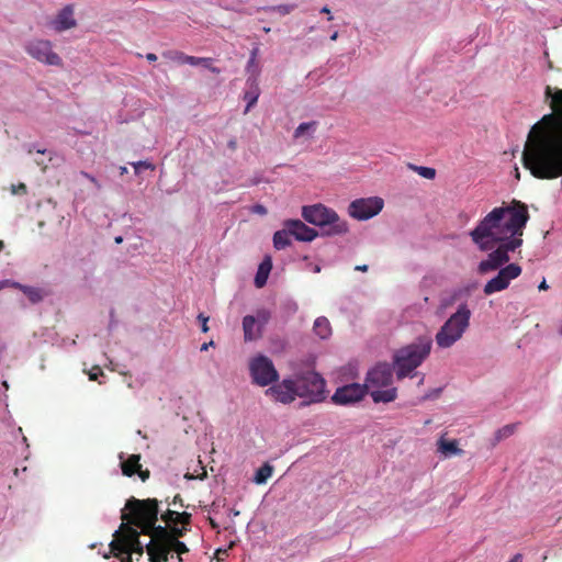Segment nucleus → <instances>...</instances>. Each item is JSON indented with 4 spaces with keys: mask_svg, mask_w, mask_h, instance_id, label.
<instances>
[{
    "mask_svg": "<svg viewBox=\"0 0 562 562\" xmlns=\"http://www.w3.org/2000/svg\"><path fill=\"white\" fill-rule=\"evenodd\" d=\"M544 97L552 112L530 128L521 161L532 177L552 180L562 177V89L547 86Z\"/></svg>",
    "mask_w": 562,
    "mask_h": 562,
    "instance_id": "f257e3e1",
    "label": "nucleus"
},
{
    "mask_svg": "<svg viewBox=\"0 0 562 562\" xmlns=\"http://www.w3.org/2000/svg\"><path fill=\"white\" fill-rule=\"evenodd\" d=\"M529 217L527 205L513 200L508 205L494 207L487 213L470 232V237L481 250L490 251L497 244L522 239Z\"/></svg>",
    "mask_w": 562,
    "mask_h": 562,
    "instance_id": "f03ea898",
    "label": "nucleus"
},
{
    "mask_svg": "<svg viewBox=\"0 0 562 562\" xmlns=\"http://www.w3.org/2000/svg\"><path fill=\"white\" fill-rule=\"evenodd\" d=\"M159 513L157 498L138 499L132 496L125 503L121 519L122 524L138 528L145 536H151L156 533Z\"/></svg>",
    "mask_w": 562,
    "mask_h": 562,
    "instance_id": "7ed1b4c3",
    "label": "nucleus"
},
{
    "mask_svg": "<svg viewBox=\"0 0 562 562\" xmlns=\"http://www.w3.org/2000/svg\"><path fill=\"white\" fill-rule=\"evenodd\" d=\"M430 350L431 339L429 337L419 338L416 342L398 349L393 358L397 379L402 380L409 375L429 356Z\"/></svg>",
    "mask_w": 562,
    "mask_h": 562,
    "instance_id": "20e7f679",
    "label": "nucleus"
},
{
    "mask_svg": "<svg viewBox=\"0 0 562 562\" xmlns=\"http://www.w3.org/2000/svg\"><path fill=\"white\" fill-rule=\"evenodd\" d=\"M393 368L389 363H379L367 373L366 390L374 403H390L397 396L396 387H392Z\"/></svg>",
    "mask_w": 562,
    "mask_h": 562,
    "instance_id": "39448f33",
    "label": "nucleus"
},
{
    "mask_svg": "<svg viewBox=\"0 0 562 562\" xmlns=\"http://www.w3.org/2000/svg\"><path fill=\"white\" fill-rule=\"evenodd\" d=\"M302 216L306 222L322 227L325 235H342L348 232L347 222L341 221L334 210L323 204L303 206Z\"/></svg>",
    "mask_w": 562,
    "mask_h": 562,
    "instance_id": "423d86ee",
    "label": "nucleus"
},
{
    "mask_svg": "<svg viewBox=\"0 0 562 562\" xmlns=\"http://www.w3.org/2000/svg\"><path fill=\"white\" fill-rule=\"evenodd\" d=\"M471 311L467 304H461L441 326L436 335V342L440 348H449L458 341L469 327Z\"/></svg>",
    "mask_w": 562,
    "mask_h": 562,
    "instance_id": "0eeeda50",
    "label": "nucleus"
},
{
    "mask_svg": "<svg viewBox=\"0 0 562 562\" xmlns=\"http://www.w3.org/2000/svg\"><path fill=\"white\" fill-rule=\"evenodd\" d=\"M140 531L127 524H121L119 530L113 535V540L110 543L111 553L119 555L121 553H136L143 555L146 546L144 547L139 540Z\"/></svg>",
    "mask_w": 562,
    "mask_h": 562,
    "instance_id": "6e6552de",
    "label": "nucleus"
},
{
    "mask_svg": "<svg viewBox=\"0 0 562 562\" xmlns=\"http://www.w3.org/2000/svg\"><path fill=\"white\" fill-rule=\"evenodd\" d=\"M300 397H306L311 403H318L324 400L326 382L315 371H307L294 380Z\"/></svg>",
    "mask_w": 562,
    "mask_h": 562,
    "instance_id": "1a4fd4ad",
    "label": "nucleus"
},
{
    "mask_svg": "<svg viewBox=\"0 0 562 562\" xmlns=\"http://www.w3.org/2000/svg\"><path fill=\"white\" fill-rule=\"evenodd\" d=\"M522 245V239H513L506 244H497L491 250L487 258L479 263L477 271L485 274L497 269H502L509 261V251H515Z\"/></svg>",
    "mask_w": 562,
    "mask_h": 562,
    "instance_id": "9d476101",
    "label": "nucleus"
},
{
    "mask_svg": "<svg viewBox=\"0 0 562 562\" xmlns=\"http://www.w3.org/2000/svg\"><path fill=\"white\" fill-rule=\"evenodd\" d=\"M24 49L32 58L44 65L63 66L61 57L53 50V44L48 40H31L25 44Z\"/></svg>",
    "mask_w": 562,
    "mask_h": 562,
    "instance_id": "9b49d317",
    "label": "nucleus"
},
{
    "mask_svg": "<svg viewBox=\"0 0 562 562\" xmlns=\"http://www.w3.org/2000/svg\"><path fill=\"white\" fill-rule=\"evenodd\" d=\"M249 370L254 383L260 386H267L279 379L278 371L276 370L272 361L262 355L251 359Z\"/></svg>",
    "mask_w": 562,
    "mask_h": 562,
    "instance_id": "f8f14e48",
    "label": "nucleus"
},
{
    "mask_svg": "<svg viewBox=\"0 0 562 562\" xmlns=\"http://www.w3.org/2000/svg\"><path fill=\"white\" fill-rule=\"evenodd\" d=\"M383 206L384 201L379 196L361 198L349 204L348 213L356 220L366 221L378 215Z\"/></svg>",
    "mask_w": 562,
    "mask_h": 562,
    "instance_id": "ddd939ff",
    "label": "nucleus"
},
{
    "mask_svg": "<svg viewBox=\"0 0 562 562\" xmlns=\"http://www.w3.org/2000/svg\"><path fill=\"white\" fill-rule=\"evenodd\" d=\"M520 274L521 267L517 263H509L503 267L499 269L498 273L484 285V294L491 295L507 289L510 281L518 278Z\"/></svg>",
    "mask_w": 562,
    "mask_h": 562,
    "instance_id": "4468645a",
    "label": "nucleus"
},
{
    "mask_svg": "<svg viewBox=\"0 0 562 562\" xmlns=\"http://www.w3.org/2000/svg\"><path fill=\"white\" fill-rule=\"evenodd\" d=\"M366 393L367 390L364 384H347L336 390V392L331 396V401L335 404L347 405L362 400Z\"/></svg>",
    "mask_w": 562,
    "mask_h": 562,
    "instance_id": "2eb2a0df",
    "label": "nucleus"
},
{
    "mask_svg": "<svg viewBox=\"0 0 562 562\" xmlns=\"http://www.w3.org/2000/svg\"><path fill=\"white\" fill-rule=\"evenodd\" d=\"M267 394L274 397L276 401L290 404L296 396H299V390L295 385L294 380L285 379L281 383H278L267 390Z\"/></svg>",
    "mask_w": 562,
    "mask_h": 562,
    "instance_id": "dca6fc26",
    "label": "nucleus"
},
{
    "mask_svg": "<svg viewBox=\"0 0 562 562\" xmlns=\"http://www.w3.org/2000/svg\"><path fill=\"white\" fill-rule=\"evenodd\" d=\"M149 537L150 541L146 544L149 562H168L171 553L168 542L159 538L157 533Z\"/></svg>",
    "mask_w": 562,
    "mask_h": 562,
    "instance_id": "f3484780",
    "label": "nucleus"
},
{
    "mask_svg": "<svg viewBox=\"0 0 562 562\" xmlns=\"http://www.w3.org/2000/svg\"><path fill=\"white\" fill-rule=\"evenodd\" d=\"M149 537L150 541L146 544L149 562H168L171 553L168 542L159 538L157 533Z\"/></svg>",
    "mask_w": 562,
    "mask_h": 562,
    "instance_id": "a211bd4d",
    "label": "nucleus"
},
{
    "mask_svg": "<svg viewBox=\"0 0 562 562\" xmlns=\"http://www.w3.org/2000/svg\"><path fill=\"white\" fill-rule=\"evenodd\" d=\"M284 226L288 227L291 236L300 241H312L318 235L315 229L308 227L300 220H289L284 223Z\"/></svg>",
    "mask_w": 562,
    "mask_h": 562,
    "instance_id": "6ab92c4d",
    "label": "nucleus"
},
{
    "mask_svg": "<svg viewBox=\"0 0 562 562\" xmlns=\"http://www.w3.org/2000/svg\"><path fill=\"white\" fill-rule=\"evenodd\" d=\"M52 25L55 31L64 32L66 30L72 29L77 25V22L74 18V9L71 5H66L61 9L55 20L52 22Z\"/></svg>",
    "mask_w": 562,
    "mask_h": 562,
    "instance_id": "aec40b11",
    "label": "nucleus"
},
{
    "mask_svg": "<svg viewBox=\"0 0 562 562\" xmlns=\"http://www.w3.org/2000/svg\"><path fill=\"white\" fill-rule=\"evenodd\" d=\"M243 330L245 341H252L261 337V328L252 315H246L243 318Z\"/></svg>",
    "mask_w": 562,
    "mask_h": 562,
    "instance_id": "412c9836",
    "label": "nucleus"
},
{
    "mask_svg": "<svg viewBox=\"0 0 562 562\" xmlns=\"http://www.w3.org/2000/svg\"><path fill=\"white\" fill-rule=\"evenodd\" d=\"M121 460V469L122 473L125 476H133L136 474L137 471H139L140 468V454H131L126 460H124V453H120L119 456Z\"/></svg>",
    "mask_w": 562,
    "mask_h": 562,
    "instance_id": "4be33fe9",
    "label": "nucleus"
},
{
    "mask_svg": "<svg viewBox=\"0 0 562 562\" xmlns=\"http://www.w3.org/2000/svg\"><path fill=\"white\" fill-rule=\"evenodd\" d=\"M187 531L186 526L182 528H178L177 525L173 526H157L156 533L159 536V538L164 539L167 542H172L173 537L176 539H180L184 536Z\"/></svg>",
    "mask_w": 562,
    "mask_h": 562,
    "instance_id": "5701e85b",
    "label": "nucleus"
},
{
    "mask_svg": "<svg viewBox=\"0 0 562 562\" xmlns=\"http://www.w3.org/2000/svg\"><path fill=\"white\" fill-rule=\"evenodd\" d=\"M272 269V260L270 256H266L263 260L260 262L256 277H255V285L257 288H262L268 280L269 273Z\"/></svg>",
    "mask_w": 562,
    "mask_h": 562,
    "instance_id": "b1692460",
    "label": "nucleus"
},
{
    "mask_svg": "<svg viewBox=\"0 0 562 562\" xmlns=\"http://www.w3.org/2000/svg\"><path fill=\"white\" fill-rule=\"evenodd\" d=\"M438 451L445 457L461 456L463 453V450L458 447L457 440H447L443 437L438 440Z\"/></svg>",
    "mask_w": 562,
    "mask_h": 562,
    "instance_id": "393cba45",
    "label": "nucleus"
},
{
    "mask_svg": "<svg viewBox=\"0 0 562 562\" xmlns=\"http://www.w3.org/2000/svg\"><path fill=\"white\" fill-rule=\"evenodd\" d=\"M187 64L191 66H203L209 69L213 74L218 75L221 69L218 67L213 66V59L211 57H195V56H187Z\"/></svg>",
    "mask_w": 562,
    "mask_h": 562,
    "instance_id": "a878e982",
    "label": "nucleus"
},
{
    "mask_svg": "<svg viewBox=\"0 0 562 562\" xmlns=\"http://www.w3.org/2000/svg\"><path fill=\"white\" fill-rule=\"evenodd\" d=\"M13 286L20 289L32 303H38L44 297L43 291L38 288L23 285L20 283H13Z\"/></svg>",
    "mask_w": 562,
    "mask_h": 562,
    "instance_id": "bb28decb",
    "label": "nucleus"
},
{
    "mask_svg": "<svg viewBox=\"0 0 562 562\" xmlns=\"http://www.w3.org/2000/svg\"><path fill=\"white\" fill-rule=\"evenodd\" d=\"M291 233L288 227L284 226L283 229L278 231L273 235V246L276 249H284L291 245Z\"/></svg>",
    "mask_w": 562,
    "mask_h": 562,
    "instance_id": "cd10ccee",
    "label": "nucleus"
},
{
    "mask_svg": "<svg viewBox=\"0 0 562 562\" xmlns=\"http://www.w3.org/2000/svg\"><path fill=\"white\" fill-rule=\"evenodd\" d=\"M272 473L273 467L270 463L266 462L256 471L254 482L259 485L265 484L268 481V479L271 477Z\"/></svg>",
    "mask_w": 562,
    "mask_h": 562,
    "instance_id": "c85d7f7f",
    "label": "nucleus"
},
{
    "mask_svg": "<svg viewBox=\"0 0 562 562\" xmlns=\"http://www.w3.org/2000/svg\"><path fill=\"white\" fill-rule=\"evenodd\" d=\"M314 331L317 336H319L322 339L327 338L330 333V324L326 317H318L316 318L314 323Z\"/></svg>",
    "mask_w": 562,
    "mask_h": 562,
    "instance_id": "c756f323",
    "label": "nucleus"
},
{
    "mask_svg": "<svg viewBox=\"0 0 562 562\" xmlns=\"http://www.w3.org/2000/svg\"><path fill=\"white\" fill-rule=\"evenodd\" d=\"M162 57L170 60V61H173V63H177L179 65H184L187 64V54H184L183 52H180V50H176V49H170V50H166L162 54Z\"/></svg>",
    "mask_w": 562,
    "mask_h": 562,
    "instance_id": "7c9ffc66",
    "label": "nucleus"
},
{
    "mask_svg": "<svg viewBox=\"0 0 562 562\" xmlns=\"http://www.w3.org/2000/svg\"><path fill=\"white\" fill-rule=\"evenodd\" d=\"M252 89L246 91L244 94V99L247 101V106L245 112H248L251 106L256 104L259 98V88L257 86V81L255 83L251 82Z\"/></svg>",
    "mask_w": 562,
    "mask_h": 562,
    "instance_id": "2f4dec72",
    "label": "nucleus"
},
{
    "mask_svg": "<svg viewBox=\"0 0 562 562\" xmlns=\"http://www.w3.org/2000/svg\"><path fill=\"white\" fill-rule=\"evenodd\" d=\"M246 71L249 74L248 82L251 81L252 83H255L260 74L258 60H254V58H249L247 66H246Z\"/></svg>",
    "mask_w": 562,
    "mask_h": 562,
    "instance_id": "473e14b6",
    "label": "nucleus"
},
{
    "mask_svg": "<svg viewBox=\"0 0 562 562\" xmlns=\"http://www.w3.org/2000/svg\"><path fill=\"white\" fill-rule=\"evenodd\" d=\"M170 552L175 551L178 554V561L181 562V554L187 553L189 551L187 544L173 537L172 542H168Z\"/></svg>",
    "mask_w": 562,
    "mask_h": 562,
    "instance_id": "72a5a7b5",
    "label": "nucleus"
},
{
    "mask_svg": "<svg viewBox=\"0 0 562 562\" xmlns=\"http://www.w3.org/2000/svg\"><path fill=\"white\" fill-rule=\"evenodd\" d=\"M295 8H296L295 4H279V5L266 7V8H263V10L266 12H277L281 15H286V14H290Z\"/></svg>",
    "mask_w": 562,
    "mask_h": 562,
    "instance_id": "f704fd0d",
    "label": "nucleus"
},
{
    "mask_svg": "<svg viewBox=\"0 0 562 562\" xmlns=\"http://www.w3.org/2000/svg\"><path fill=\"white\" fill-rule=\"evenodd\" d=\"M515 430H516L515 424H509V425H506V426L499 428L495 432V441L499 442L501 440L510 437L515 432Z\"/></svg>",
    "mask_w": 562,
    "mask_h": 562,
    "instance_id": "c9c22d12",
    "label": "nucleus"
},
{
    "mask_svg": "<svg viewBox=\"0 0 562 562\" xmlns=\"http://www.w3.org/2000/svg\"><path fill=\"white\" fill-rule=\"evenodd\" d=\"M178 512L172 509H166L160 514V519L166 524V526L178 525Z\"/></svg>",
    "mask_w": 562,
    "mask_h": 562,
    "instance_id": "e433bc0d",
    "label": "nucleus"
},
{
    "mask_svg": "<svg viewBox=\"0 0 562 562\" xmlns=\"http://www.w3.org/2000/svg\"><path fill=\"white\" fill-rule=\"evenodd\" d=\"M317 123L315 121L301 123L294 131V138H300L308 130H315Z\"/></svg>",
    "mask_w": 562,
    "mask_h": 562,
    "instance_id": "4c0bfd02",
    "label": "nucleus"
},
{
    "mask_svg": "<svg viewBox=\"0 0 562 562\" xmlns=\"http://www.w3.org/2000/svg\"><path fill=\"white\" fill-rule=\"evenodd\" d=\"M417 173L426 179H434L436 177V170L430 167H414Z\"/></svg>",
    "mask_w": 562,
    "mask_h": 562,
    "instance_id": "58836bf2",
    "label": "nucleus"
},
{
    "mask_svg": "<svg viewBox=\"0 0 562 562\" xmlns=\"http://www.w3.org/2000/svg\"><path fill=\"white\" fill-rule=\"evenodd\" d=\"M178 524L182 526H189L191 524V514L187 512L179 513L178 512Z\"/></svg>",
    "mask_w": 562,
    "mask_h": 562,
    "instance_id": "ea45409f",
    "label": "nucleus"
},
{
    "mask_svg": "<svg viewBox=\"0 0 562 562\" xmlns=\"http://www.w3.org/2000/svg\"><path fill=\"white\" fill-rule=\"evenodd\" d=\"M135 172L138 173L140 169H154V165L148 161H137L132 164Z\"/></svg>",
    "mask_w": 562,
    "mask_h": 562,
    "instance_id": "a19ab883",
    "label": "nucleus"
},
{
    "mask_svg": "<svg viewBox=\"0 0 562 562\" xmlns=\"http://www.w3.org/2000/svg\"><path fill=\"white\" fill-rule=\"evenodd\" d=\"M270 318L269 312L261 310L257 314V322H259L261 325H265Z\"/></svg>",
    "mask_w": 562,
    "mask_h": 562,
    "instance_id": "79ce46f5",
    "label": "nucleus"
},
{
    "mask_svg": "<svg viewBox=\"0 0 562 562\" xmlns=\"http://www.w3.org/2000/svg\"><path fill=\"white\" fill-rule=\"evenodd\" d=\"M198 321L201 323L202 331L207 333L209 331V326H207L209 317L205 316L204 314L200 313L198 315Z\"/></svg>",
    "mask_w": 562,
    "mask_h": 562,
    "instance_id": "37998d69",
    "label": "nucleus"
},
{
    "mask_svg": "<svg viewBox=\"0 0 562 562\" xmlns=\"http://www.w3.org/2000/svg\"><path fill=\"white\" fill-rule=\"evenodd\" d=\"M80 175L88 179L98 190L101 189V183L95 179V177L86 171H81Z\"/></svg>",
    "mask_w": 562,
    "mask_h": 562,
    "instance_id": "c03bdc74",
    "label": "nucleus"
},
{
    "mask_svg": "<svg viewBox=\"0 0 562 562\" xmlns=\"http://www.w3.org/2000/svg\"><path fill=\"white\" fill-rule=\"evenodd\" d=\"M102 374H103V371L101 370V368L100 367H94L89 372V380L95 381L98 379V376L102 375Z\"/></svg>",
    "mask_w": 562,
    "mask_h": 562,
    "instance_id": "a18cd8bd",
    "label": "nucleus"
},
{
    "mask_svg": "<svg viewBox=\"0 0 562 562\" xmlns=\"http://www.w3.org/2000/svg\"><path fill=\"white\" fill-rule=\"evenodd\" d=\"M138 474L139 479L143 482H146L149 479L150 472L148 469L143 470L142 467L139 468V471L136 472Z\"/></svg>",
    "mask_w": 562,
    "mask_h": 562,
    "instance_id": "49530a36",
    "label": "nucleus"
},
{
    "mask_svg": "<svg viewBox=\"0 0 562 562\" xmlns=\"http://www.w3.org/2000/svg\"><path fill=\"white\" fill-rule=\"evenodd\" d=\"M114 557L117 558L121 562H133L131 552L121 553V554L114 555Z\"/></svg>",
    "mask_w": 562,
    "mask_h": 562,
    "instance_id": "de8ad7c7",
    "label": "nucleus"
},
{
    "mask_svg": "<svg viewBox=\"0 0 562 562\" xmlns=\"http://www.w3.org/2000/svg\"><path fill=\"white\" fill-rule=\"evenodd\" d=\"M228 553V549H217L216 552H215V558L217 560V562H221L224 557H226Z\"/></svg>",
    "mask_w": 562,
    "mask_h": 562,
    "instance_id": "09e8293b",
    "label": "nucleus"
},
{
    "mask_svg": "<svg viewBox=\"0 0 562 562\" xmlns=\"http://www.w3.org/2000/svg\"><path fill=\"white\" fill-rule=\"evenodd\" d=\"M255 212L258 213V214H266L267 210H266V207L263 205L257 204L255 206Z\"/></svg>",
    "mask_w": 562,
    "mask_h": 562,
    "instance_id": "8fccbe9b",
    "label": "nucleus"
},
{
    "mask_svg": "<svg viewBox=\"0 0 562 562\" xmlns=\"http://www.w3.org/2000/svg\"><path fill=\"white\" fill-rule=\"evenodd\" d=\"M172 504L173 505H177L179 504L180 506H183V501H182V497L180 496V494H177L173 499H172Z\"/></svg>",
    "mask_w": 562,
    "mask_h": 562,
    "instance_id": "3c124183",
    "label": "nucleus"
},
{
    "mask_svg": "<svg viewBox=\"0 0 562 562\" xmlns=\"http://www.w3.org/2000/svg\"><path fill=\"white\" fill-rule=\"evenodd\" d=\"M258 55H259V48L258 47H254L250 50V57L249 58H254V60H257Z\"/></svg>",
    "mask_w": 562,
    "mask_h": 562,
    "instance_id": "603ef678",
    "label": "nucleus"
},
{
    "mask_svg": "<svg viewBox=\"0 0 562 562\" xmlns=\"http://www.w3.org/2000/svg\"><path fill=\"white\" fill-rule=\"evenodd\" d=\"M321 13L327 14L328 15V21H331L334 19L328 7H323L321 9Z\"/></svg>",
    "mask_w": 562,
    "mask_h": 562,
    "instance_id": "864d4df0",
    "label": "nucleus"
},
{
    "mask_svg": "<svg viewBox=\"0 0 562 562\" xmlns=\"http://www.w3.org/2000/svg\"><path fill=\"white\" fill-rule=\"evenodd\" d=\"M13 283H14V282H11V281H9V280L0 281V290L4 289L5 286H9V285H12V286H13Z\"/></svg>",
    "mask_w": 562,
    "mask_h": 562,
    "instance_id": "5fc2aeb1",
    "label": "nucleus"
},
{
    "mask_svg": "<svg viewBox=\"0 0 562 562\" xmlns=\"http://www.w3.org/2000/svg\"><path fill=\"white\" fill-rule=\"evenodd\" d=\"M146 59H147L148 61H150V63H151V61H156V60H157V55H156V54H154V53H148V54L146 55Z\"/></svg>",
    "mask_w": 562,
    "mask_h": 562,
    "instance_id": "6e6d98bb",
    "label": "nucleus"
},
{
    "mask_svg": "<svg viewBox=\"0 0 562 562\" xmlns=\"http://www.w3.org/2000/svg\"><path fill=\"white\" fill-rule=\"evenodd\" d=\"M355 269L357 271L367 272L368 271V266L367 265H361V266H357Z\"/></svg>",
    "mask_w": 562,
    "mask_h": 562,
    "instance_id": "4d7b16f0",
    "label": "nucleus"
},
{
    "mask_svg": "<svg viewBox=\"0 0 562 562\" xmlns=\"http://www.w3.org/2000/svg\"><path fill=\"white\" fill-rule=\"evenodd\" d=\"M213 341L211 340L210 342H204L202 346H201V351H205L207 350L209 346H213Z\"/></svg>",
    "mask_w": 562,
    "mask_h": 562,
    "instance_id": "13d9d810",
    "label": "nucleus"
},
{
    "mask_svg": "<svg viewBox=\"0 0 562 562\" xmlns=\"http://www.w3.org/2000/svg\"><path fill=\"white\" fill-rule=\"evenodd\" d=\"M18 190L25 193L26 192V186L24 183H20L18 187Z\"/></svg>",
    "mask_w": 562,
    "mask_h": 562,
    "instance_id": "bf43d9fd",
    "label": "nucleus"
},
{
    "mask_svg": "<svg viewBox=\"0 0 562 562\" xmlns=\"http://www.w3.org/2000/svg\"><path fill=\"white\" fill-rule=\"evenodd\" d=\"M548 289V284L546 282V280H543L540 284H539V290H547Z\"/></svg>",
    "mask_w": 562,
    "mask_h": 562,
    "instance_id": "052dcab7",
    "label": "nucleus"
},
{
    "mask_svg": "<svg viewBox=\"0 0 562 562\" xmlns=\"http://www.w3.org/2000/svg\"><path fill=\"white\" fill-rule=\"evenodd\" d=\"M520 558V554H516L509 562H519Z\"/></svg>",
    "mask_w": 562,
    "mask_h": 562,
    "instance_id": "680f3d73",
    "label": "nucleus"
},
{
    "mask_svg": "<svg viewBox=\"0 0 562 562\" xmlns=\"http://www.w3.org/2000/svg\"><path fill=\"white\" fill-rule=\"evenodd\" d=\"M338 38V32H334L330 36L331 41H336Z\"/></svg>",
    "mask_w": 562,
    "mask_h": 562,
    "instance_id": "e2e57ef3",
    "label": "nucleus"
},
{
    "mask_svg": "<svg viewBox=\"0 0 562 562\" xmlns=\"http://www.w3.org/2000/svg\"><path fill=\"white\" fill-rule=\"evenodd\" d=\"M36 162H37V165H38V166H42L43 170H45V169H46V165H44V162L42 161V159H38Z\"/></svg>",
    "mask_w": 562,
    "mask_h": 562,
    "instance_id": "0e129e2a",
    "label": "nucleus"
},
{
    "mask_svg": "<svg viewBox=\"0 0 562 562\" xmlns=\"http://www.w3.org/2000/svg\"><path fill=\"white\" fill-rule=\"evenodd\" d=\"M36 162H37V165H38V166H42L43 170H45V169H46V165H44V162L42 161V159H38Z\"/></svg>",
    "mask_w": 562,
    "mask_h": 562,
    "instance_id": "69168bd1",
    "label": "nucleus"
},
{
    "mask_svg": "<svg viewBox=\"0 0 562 562\" xmlns=\"http://www.w3.org/2000/svg\"><path fill=\"white\" fill-rule=\"evenodd\" d=\"M313 271L315 273L319 272L321 271V267L318 265H315L314 268H313Z\"/></svg>",
    "mask_w": 562,
    "mask_h": 562,
    "instance_id": "338daca9",
    "label": "nucleus"
},
{
    "mask_svg": "<svg viewBox=\"0 0 562 562\" xmlns=\"http://www.w3.org/2000/svg\"><path fill=\"white\" fill-rule=\"evenodd\" d=\"M122 241H123V237L122 236L115 237V243L116 244H121Z\"/></svg>",
    "mask_w": 562,
    "mask_h": 562,
    "instance_id": "774afa93",
    "label": "nucleus"
}]
</instances>
